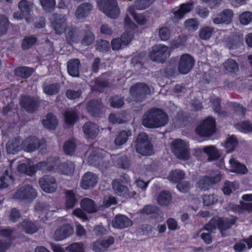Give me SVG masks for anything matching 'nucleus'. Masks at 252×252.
<instances>
[{"mask_svg": "<svg viewBox=\"0 0 252 252\" xmlns=\"http://www.w3.org/2000/svg\"><path fill=\"white\" fill-rule=\"evenodd\" d=\"M18 171L29 176L33 175L37 171L58 172L65 175H71L75 170L74 163L67 161L59 166L60 160L58 158H50L46 161L39 162L37 164L31 165V159L23 158L18 161Z\"/></svg>", "mask_w": 252, "mask_h": 252, "instance_id": "1", "label": "nucleus"}, {"mask_svg": "<svg viewBox=\"0 0 252 252\" xmlns=\"http://www.w3.org/2000/svg\"><path fill=\"white\" fill-rule=\"evenodd\" d=\"M52 27L56 33L60 34L65 32L66 37L69 44L77 43L79 41V35L75 28L66 29V18L65 15L55 14L50 18Z\"/></svg>", "mask_w": 252, "mask_h": 252, "instance_id": "2", "label": "nucleus"}, {"mask_svg": "<svg viewBox=\"0 0 252 252\" xmlns=\"http://www.w3.org/2000/svg\"><path fill=\"white\" fill-rule=\"evenodd\" d=\"M41 144V141L35 136H30L22 142L20 137L10 140L6 144V151L8 155H14L22 150L27 152H32L38 148Z\"/></svg>", "mask_w": 252, "mask_h": 252, "instance_id": "3", "label": "nucleus"}, {"mask_svg": "<svg viewBox=\"0 0 252 252\" xmlns=\"http://www.w3.org/2000/svg\"><path fill=\"white\" fill-rule=\"evenodd\" d=\"M168 121L166 113L159 109L153 108L143 115L142 124L148 128H158L164 126Z\"/></svg>", "mask_w": 252, "mask_h": 252, "instance_id": "4", "label": "nucleus"}, {"mask_svg": "<svg viewBox=\"0 0 252 252\" xmlns=\"http://www.w3.org/2000/svg\"><path fill=\"white\" fill-rule=\"evenodd\" d=\"M237 218L231 216L229 218H220L215 217L211 219L210 222L204 226V229L212 231L218 227L223 236L227 235L226 230L229 229L236 221Z\"/></svg>", "mask_w": 252, "mask_h": 252, "instance_id": "5", "label": "nucleus"}, {"mask_svg": "<svg viewBox=\"0 0 252 252\" xmlns=\"http://www.w3.org/2000/svg\"><path fill=\"white\" fill-rule=\"evenodd\" d=\"M136 151L143 156H150L153 154V147L148 135L142 132L137 136Z\"/></svg>", "mask_w": 252, "mask_h": 252, "instance_id": "6", "label": "nucleus"}, {"mask_svg": "<svg viewBox=\"0 0 252 252\" xmlns=\"http://www.w3.org/2000/svg\"><path fill=\"white\" fill-rule=\"evenodd\" d=\"M97 5L101 11L111 18H116L120 14L115 0H97Z\"/></svg>", "mask_w": 252, "mask_h": 252, "instance_id": "7", "label": "nucleus"}, {"mask_svg": "<svg viewBox=\"0 0 252 252\" xmlns=\"http://www.w3.org/2000/svg\"><path fill=\"white\" fill-rule=\"evenodd\" d=\"M196 132L200 136L209 137L216 131V121L212 117H208L196 128Z\"/></svg>", "mask_w": 252, "mask_h": 252, "instance_id": "8", "label": "nucleus"}, {"mask_svg": "<svg viewBox=\"0 0 252 252\" xmlns=\"http://www.w3.org/2000/svg\"><path fill=\"white\" fill-rule=\"evenodd\" d=\"M189 145L186 141L176 139L173 141L172 144V151L179 159L187 160L189 157Z\"/></svg>", "mask_w": 252, "mask_h": 252, "instance_id": "9", "label": "nucleus"}, {"mask_svg": "<svg viewBox=\"0 0 252 252\" xmlns=\"http://www.w3.org/2000/svg\"><path fill=\"white\" fill-rule=\"evenodd\" d=\"M170 55V51L169 48L163 44H159L152 47L150 57L154 62L163 63Z\"/></svg>", "mask_w": 252, "mask_h": 252, "instance_id": "10", "label": "nucleus"}, {"mask_svg": "<svg viewBox=\"0 0 252 252\" xmlns=\"http://www.w3.org/2000/svg\"><path fill=\"white\" fill-rule=\"evenodd\" d=\"M37 195L34 189L30 185H24L20 187L13 195V198L30 201Z\"/></svg>", "mask_w": 252, "mask_h": 252, "instance_id": "11", "label": "nucleus"}, {"mask_svg": "<svg viewBox=\"0 0 252 252\" xmlns=\"http://www.w3.org/2000/svg\"><path fill=\"white\" fill-rule=\"evenodd\" d=\"M193 58L188 54H184L180 56L178 64V70L182 74H188L194 65Z\"/></svg>", "mask_w": 252, "mask_h": 252, "instance_id": "12", "label": "nucleus"}, {"mask_svg": "<svg viewBox=\"0 0 252 252\" xmlns=\"http://www.w3.org/2000/svg\"><path fill=\"white\" fill-rule=\"evenodd\" d=\"M221 175L219 171H215L211 177L204 176L199 178L197 183V187L202 189H208L213 184L219 182L221 179Z\"/></svg>", "mask_w": 252, "mask_h": 252, "instance_id": "13", "label": "nucleus"}, {"mask_svg": "<svg viewBox=\"0 0 252 252\" xmlns=\"http://www.w3.org/2000/svg\"><path fill=\"white\" fill-rule=\"evenodd\" d=\"M129 91L133 97L138 101H142L145 95L150 92L148 86L143 83L135 84L131 87Z\"/></svg>", "mask_w": 252, "mask_h": 252, "instance_id": "14", "label": "nucleus"}, {"mask_svg": "<svg viewBox=\"0 0 252 252\" xmlns=\"http://www.w3.org/2000/svg\"><path fill=\"white\" fill-rule=\"evenodd\" d=\"M38 183L41 189L47 193L54 192L57 188L56 179L50 176H43L39 180Z\"/></svg>", "mask_w": 252, "mask_h": 252, "instance_id": "15", "label": "nucleus"}, {"mask_svg": "<svg viewBox=\"0 0 252 252\" xmlns=\"http://www.w3.org/2000/svg\"><path fill=\"white\" fill-rule=\"evenodd\" d=\"M86 155L88 162L95 166L98 164L99 159L106 155V153L102 149L92 147L89 148Z\"/></svg>", "mask_w": 252, "mask_h": 252, "instance_id": "16", "label": "nucleus"}, {"mask_svg": "<svg viewBox=\"0 0 252 252\" xmlns=\"http://www.w3.org/2000/svg\"><path fill=\"white\" fill-rule=\"evenodd\" d=\"M32 4L26 0H21L18 5L20 12H16L13 14V18L17 20L25 18L27 23L30 22L28 16L30 15Z\"/></svg>", "mask_w": 252, "mask_h": 252, "instance_id": "17", "label": "nucleus"}, {"mask_svg": "<svg viewBox=\"0 0 252 252\" xmlns=\"http://www.w3.org/2000/svg\"><path fill=\"white\" fill-rule=\"evenodd\" d=\"M15 234V231L9 229L0 230V235L5 238V240L0 242V252L6 250L10 246V241Z\"/></svg>", "mask_w": 252, "mask_h": 252, "instance_id": "18", "label": "nucleus"}, {"mask_svg": "<svg viewBox=\"0 0 252 252\" xmlns=\"http://www.w3.org/2000/svg\"><path fill=\"white\" fill-rule=\"evenodd\" d=\"M97 182V177L92 172L86 173L82 178L81 187L87 189L95 186Z\"/></svg>", "mask_w": 252, "mask_h": 252, "instance_id": "19", "label": "nucleus"}, {"mask_svg": "<svg viewBox=\"0 0 252 252\" xmlns=\"http://www.w3.org/2000/svg\"><path fill=\"white\" fill-rule=\"evenodd\" d=\"M114 243L113 237H109L107 239L99 240L93 243V250L96 252H103Z\"/></svg>", "mask_w": 252, "mask_h": 252, "instance_id": "20", "label": "nucleus"}, {"mask_svg": "<svg viewBox=\"0 0 252 252\" xmlns=\"http://www.w3.org/2000/svg\"><path fill=\"white\" fill-rule=\"evenodd\" d=\"M73 232V228L69 224H66L56 230L54 237L56 241H61L70 236Z\"/></svg>", "mask_w": 252, "mask_h": 252, "instance_id": "21", "label": "nucleus"}, {"mask_svg": "<svg viewBox=\"0 0 252 252\" xmlns=\"http://www.w3.org/2000/svg\"><path fill=\"white\" fill-rule=\"evenodd\" d=\"M87 110L92 116L97 117L101 112L103 108L101 102L97 100H92L87 104Z\"/></svg>", "mask_w": 252, "mask_h": 252, "instance_id": "22", "label": "nucleus"}, {"mask_svg": "<svg viewBox=\"0 0 252 252\" xmlns=\"http://www.w3.org/2000/svg\"><path fill=\"white\" fill-rule=\"evenodd\" d=\"M107 73L103 74L99 78L95 79L90 83V87L92 91L101 92L102 89L108 85L106 78Z\"/></svg>", "mask_w": 252, "mask_h": 252, "instance_id": "23", "label": "nucleus"}, {"mask_svg": "<svg viewBox=\"0 0 252 252\" xmlns=\"http://www.w3.org/2000/svg\"><path fill=\"white\" fill-rule=\"evenodd\" d=\"M233 12L229 9H225L221 13L218 14L213 18V22L215 24L222 23L229 24L232 18Z\"/></svg>", "mask_w": 252, "mask_h": 252, "instance_id": "24", "label": "nucleus"}, {"mask_svg": "<svg viewBox=\"0 0 252 252\" xmlns=\"http://www.w3.org/2000/svg\"><path fill=\"white\" fill-rule=\"evenodd\" d=\"M20 104L27 111L32 112L37 107V100L35 98L24 96L20 101Z\"/></svg>", "mask_w": 252, "mask_h": 252, "instance_id": "25", "label": "nucleus"}, {"mask_svg": "<svg viewBox=\"0 0 252 252\" xmlns=\"http://www.w3.org/2000/svg\"><path fill=\"white\" fill-rule=\"evenodd\" d=\"M230 172L238 174H245L247 173L248 169L244 164L238 161L233 158L229 160Z\"/></svg>", "mask_w": 252, "mask_h": 252, "instance_id": "26", "label": "nucleus"}, {"mask_svg": "<svg viewBox=\"0 0 252 252\" xmlns=\"http://www.w3.org/2000/svg\"><path fill=\"white\" fill-rule=\"evenodd\" d=\"M83 130L86 136L91 139L96 137L99 131L98 126L93 123H86L83 127Z\"/></svg>", "mask_w": 252, "mask_h": 252, "instance_id": "27", "label": "nucleus"}, {"mask_svg": "<svg viewBox=\"0 0 252 252\" xmlns=\"http://www.w3.org/2000/svg\"><path fill=\"white\" fill-rule=\"evenodd\" d=\"M52 208L51 206L39 203L35 205L34 209L36 214L39 215V218H43L44 216L48 218L47 215H49L51 212L55 211Z\"/></svg>", "mask_w": 252, "mask_h": 252, "instance_id": "28", "label": "nucleus"}, {"mask_svg": "<svg viewBox=\"0 0 252 252\" xmlns=\"http://www.w3.org/2000/svg\"><path fill=\"white\" fill-rule=\"evenodd\" d=\"M80 61L78 59H72L68 62L67 71L72 77H78L79 74Z\"/></svg>", "mask_w": 252, "mask_h": 252, "instance_id": "29", "label": "nucleus"}, {"mask_svg": "<svg viewBox=\"0 0 252 252\" xmlns=\"http://www.w3.org/2000/svg\"><path fill=\"white\" fill-rule=\"evenodd\" d=\"M92 9V6L88 3L81 4L77 9L75 16L78 19H82L88 15Z\"/></svg>", "mask_w": 252, "mask_h": 252, "instance_id": "30", "label": "nucleus"}, {"mask_svg": "<svg viewBox=\"0 0 252 252\" xmlns=\"http://www.w3.org/2000/svg\"><path fill=\"white\" fill-rule=\"evenodd\" d=\"M126 179L124 178L123 179H117L113 181L112 185L113 189L117 194L121 196L125 193L126 190Z\"/></svg>", "mask_w": 252, "mask_h": 252, "instance_id": "31", "label": "nucleus"}, {"mask_svg": "<svg viewBox=\"0 0 252 252\" xmlns=\"http://www.w3.org/2000/svg\"><path fill=\"white\" fill-rule=\"evenodd\" d=\"M19 228L26 233L32 234L37 231L38 226L32 221L25 220L20 224Z\"/></svg>", "mask_w": 252, "mask_h": 252, "instance_id": "32", "label": "nucleus"}, {"mask_svg": "<svg viewBox=\"0 0 252 252\" xmlns=\"http://www.w3.org/2000/svg\"><path fill=\"white\" fill-rule=\"evenodd\" d=\"M43 126L50 129H54L58 124L56 117L52 114H47L45 118L42 120Z\"/></svg>", "mask_w": 252, "mask_h": 252, "instance_id": "33", "label": "nucleus"}, {"mask_svg": "<svg viewBox=\"0 0 252 252\" xmlns=\"http://www.w3.org/2000/svg\"><path fill=\"white\" fill-rule=\"evenodd\" d=\"M80 205L84 210L88 213H92L97 211V208L94 201L88 198L82 199L81 201Z\"/></svg>", "mask_w": 252, "mask_h": 252, "instance_id": "34", "label": "nucleus"}, {"mask_svg": "<svg viewBox=\"0 0 252 252\" xmlns=\"http://www.w3.org/2000/svg\"><path fill=\"white\" fill-rule=\"evenodd\" d=\"M233 212L239 214H243L245 211L252 212V203L241 202L240 205H232L230 207Z\"/></svg>", "mask_w": 252, "mask_h": 252, "instance_id": "35", "label": "nucleus"}, {"mask_svg": "<svg viewBox=\"0 0 252 252\" xmlns=\"http://www.w3.org/2000/svg\"><path fill=\"white\" fill-rule=\"evenodd\" d=\"M193 7L192 1L184 3L180 5V8L174 12V15L176 18H181L185 14L189 12Z\"/></svg>", "mask_w": 252, "mask_h": 252, "instance_id": "36", "label": "nucleus"}, {"mask_svg": "<svg viewBox=\"0 0 252 252\" xmlns=\"http://www.w3.org/2000/svg\"><path fill=\"white\" fill-rule=\"evenodd\" d=\"M4 175L0 178V188H7L14 182L12 176L9 174L8 168L4 169Z\"/></svg>", "mask_w": 252, "mask_h": 252, "instance_id": "37", "label": "nucleus"}, {"mask_svg": "<svg viewBox=\"0 0 252 252\" xmlns=\"http://www.w3.org/2000/svg\"><path fill=\"white\" fill-rule=\"evenodd\" d=\"M203 151L208 155L209 161L217 159L220 156L219 151L214 146L204 147Z\"/></svg>", "mask_w": 252, "mask_h": 252, "instance_id": "38", "label": "nucleus"}, {"mask_svg": "<svg viewBox=\"0 0 252 252\" xmlns=\"http://www.w3.org/2000/svg\"><path fill=\"white\" fill-rule=\"evenodd\" d=\"M172 200L171 193L167 191L161 192L158 196L157 201L158 203L161 206L168 205Z\"/></svg>", "mask_w": 252, "mask_h": 252, "instance_id": "39", "label": "nucleus"}, {"mask_svg": "<svg viewBox=\"0 0 252 252\" xmlns=\"http://www.w3.org/2000/svg\"><path fill=\"white\" fill-rule=\"evenodd\" d=\"M65 194L66 207L68 209L73 208L77 202L74 192L72 190H66Z\"/></svg>", "mask_w": 252, "mask_h": 252, "instance_id": "40", "label": "nucleus"}, {"mask_svg": "<svg viewBox=\"0 0 252 252\" xmlns=\"http://www.w3.org/2000/svg\"><path fill=\"white\" fill-rule=\"evenodd\" d=\"M126 116L125 111L117 114L112 113L109 115V120L112 124H121L125 121Z\"/></svg>", "mask_w": 252, "mask_h": 252, "instance_id": "41", "label": "nucleus"}, {"mask_svg": "<svg viewBox=\"0 0 252 252\" xmlns=\"http://www.w3.org/2000/svg\"><path fill=\"white\" fill-rule=\"evenodd\" d=\"M238 187V183L236 181H226L222 190L224 194L229 195L233 191L236 190Z\"/></svg>", "mask_w": 252, "mask_h": 252, "instance_id": "42", "label": "nucleus"}, {"mask_svg": "<svg viewBox=\"0 0 252 252\" xmlns=\"http://www.w3.org/2000/svg\"><path fill=\"white\" fill-rule=\"evenodd\" d=\"M76 144L75 139L71 138L66 141L63 146L64 152L68 155H72L75 151Z\"/></svg>", "mask_w": 252, "mask_h": 252, "instance_id": "43", "label": "nucleus"}, {"mask_svg": "<svg viewBox=\"0 0 252 252\" xmlns=\"http://www.w3.org/2000/svg\"><path fill=\"white\" fill-rule=\"evenodd\" d=\"M33 69L28 67H20L15 69V74L18 76L22 78H27L29 77L33 72Z\"/></svg>", "mask_w": 252, "mask_h": 252, "instance_id": "44", "label": "nucleus"}, {"mask_svg": "<svg viewBox=\"0 0 252 252\" xmlns=\"http://www.w3.org/2000/svg\"><path fill=\"white\" fill-rule=\"evenodd\" d=\"M212 107L214 111L220 117H224L226 116V112L221 111L220 106V100L219 98L216 97L211 100Z\"/></svg>", "mask_w": 252, "mask_h": 252, "instance_id": "45", "label": "nucleus"}, {"mask_svg": "<svg viewBox=\"0 0 252 252\" xmlns=\"http://www.w3.org/2000/svg\"><path fill=\"white\" fill-rule=\"evenodd\" d=\"M64 116L66 124L71 125L74 124L78 120L76 113L72 110H67L64 114Z\"/></svg>", "mask_w": 252, "mask_h": 252, "instance_id": "46", "label": "nucleus"}, {"mask_svg": "<svg viewBox=\"0 0 252 252\" xmlns=\"http://www.w3.org/2000/svg\"><path fill=\"white\" fill-rule=\"evenodd\" d=\"M126 217L125 216L117 215L112 220V225L114 228L122 229L125 227Z\"/></svg>", "mask_w": 252, "mask_h": 252, "instance_id": "47", "label": "nucleus"}, {"mask_svg": "<svg viewBox=\"0 0 252 252\" xmlns=\"http://www.w3.org/2000/svg\"><path fill=\"white\" fill-rule=\"evenodd\" d=\"M185 173L183 171L176 169L170 173L168 177V179L171 182H176L183 179Z\"/></svg>", "mask_w": 252, "mask_h": 252, "instance_id": "48", "label": "nucleus"}, {"mask_svg": "<svg viewBox=\"0 0 252 252\" xmlns=\"http://www.w3.org/2000/svg\"><path fill=\"white\" fill-rule=\"evenodd\" d=\"M238 141L236 137L234 135L229 137L226 143H225V147L227 149V153L232 152L236 147Z\"/></svg>", "mask_w": 252, "mask_h": 252, "instance_id": "49", "label": "nucleus"}, {"mask_svg": "<svg viewBox=\"0 0 252 252\" xmlns=\"http://www.w3.org/2000/svg\"><path fill=\"white\" fill-rule=\"evenodd\" d=\"M235 127L241 132L248 133L252 130V124L249 122H243L240 124H235Z\"/></svg>", "mask_w": 252, "mask_h": 252, "instance_id": "50", "label": "nucleus"}, {"mask_svg": "<svg viewBox=\"0 0 252 252\" xmlns=\"http://www.w3.org/2000/svg\"><path fill=\"white\" fill-rule=\"evenodd\" d=\"M142 213L146 215L153 214L154 217L157 218V215H160V213L157 207L152 205H147L143 209Z\"/></svg>", "mask_w": 252, "mask_h": 252, "instance_id": "51", "label": "nucleus"}, {"mask_svg": "<svg viewBox=\"0 0 252 252\" xmlns=\"http://www.w3.org/2000/svg\"><path fill=\"white\" fill-rule=\"evenodd\" d=\"M69 252H85V247L82 243H74L67 247Z\"/></svg>", "mask_w": 252, "mask_h": 252, "instance_id": "52", "label": "nucleus"}, {"mask_svg": "<svg viewBox=\"0 0 252 252\" xmlns=\"http://www.w3.org/2000/svg\"><path fill=\"white\" fill-rule=\"evenodd\" d=\"M155 0H136L134 6L137 10H143L148 7Z\"/></svg>", "mask_w": 252, "mask_h": 252, "instance_id": "53", "label": "nucleus"}, {"mask_svg": "<svg viewBox=\"0 0 252 252\" xmlns=\"http://www.w3.org/2000/svg\"><path fill=\"white\" fill-rule=\"evenodd\" d=\"M224 67L227 71L230 72H235L238 70L237 63L232 59H229L225 62Z\"/></svg>", "mask_w": 252, "mask_h": 252, "instance_id": "54", "label": "nucleus"}, {"mask_svg": "<svg viewBox=\"0 0 252 252\" xmlns=\"http://www.w3.org/2000/svg\"><path fill=\"white\" fill-rule=\"evenodd\" d=\"M240 23L244 25H248L252 20V13L250 11H245L239 15Z\"/></svg>", "mask_w": 252, "mask_h": 252, "instance_id": "55", "label": "nucleus"}, {"mask_svg": "<svg viewBox=\"0 0 252 252\" xmlns=\"http://www.w3.org/2000/svg\"><path fill=\"white\" fill-rule=\"evenodd\" d=\"M126 42L125 35L124 34L121 38H117L112 40L111 46L113 50H118L121 49L123 44Z\"/></svg>", "mask_w": 252, "mask_h": 252, "instance_id": "56", "label": "nucleus"}, {"mask_svg": "<svg viewBox=\"0 0 252 252\" xmlns=\"http://www.w3.org/2000/svg\"><path fill=\"white\" fill-rule=\"evenodd\" d=\"M36 41V38L33 36H26L22 42L23 49H29L35 43Z\"/></svg>", "mask_w": 252, "mask_h": 252, "instance_id": "57", "label": "nucleus"}, {"mask_svg": "<svg viewBox=\"0 0 252 252\" xmlns=\"http://www.w3.org/2000/svg\"><path fill=\"white\" fill-rule=\"evenodd\" d=\"M213 31V29L210 27H205L202 28L200 31V37L204 40L209 39Z\"/></svg>", "mask_w": 252, "mask_h": 252, "instance_id": "58", "label": "nucleus"}, {"mask_svg": "<svg viewBox=\"0 0 252 252\" xmlns=\"http://www.w3.org/2000/svg\"><path fill=\"white\" fill-rule=\"evenodd\" d=\"M110 103L112 107L119 108L124 104V100L121 97L115 96L110 98Z\"/></svg>", "mask_w": 252, "mask_h": 252, "instance_id": "59", "label": "nucleus"}, {"mask_svg": "<svg viewBox=\"0 0 252 252\" xmlns=\"http://www.w3.org/2000/svg\"><path fill=\"white\" fill-rule=\"evenodd\" d=\"M170 31L167 27H162L159 30V36L162 41H167L170 37Z\"/></svg>", "mask_w": 252, "mask_h": 252, "instance_id": "60", "label": "nucleus"}, {"mask_svg": "<svg viewBox=\"0 0 252 252\" xmlns=\"http://www.w3.org/2000/svg\"><path fill=\"white\" fill-rule=\"evenodd\" d=\"M40 2L43 9L48 11L53 10L56 5L55 0H40Z\"/></svg>", "mask_w": 252, "mask_h": 252, "instance_id": "61", "label": "nucleus"}, {"mask_svg": "<svg viewBox=\"0 0 252 252\" xmlns=\"http://www.w3.org/2000/svg\"><path fill=\"white\" fill-rule=\"evenodd\" d=\"M43 90L45 94L52 95L59 91V87L58 84H51L49 86H44Z\"/></svg>", "mask_w": 252, "mask_h": 252, "instance_id": "62", "label": "nucleus"}, {"mask_svg": "<svg viewBox=\"0 0 252 252\" xmlns=\"http://www.w3.org/2000/svg\"><path fill=\"white\" fill-rule=\"evenodd\" d=\"M8 25V20L7 18L3 15H0V35L6 32Z\"/></svg>", "mask_w": 252, "mask_h": 252, "instance_id": "63", "label": "nucleus"}, {"mask_svg": "<svg viewBox=\"0 0 252 252\" xmlns=\"http://www.w3.org/2000/svg\"><path fill=\"white\" fill-rule=\"evenodd\" d=\"M203 201L204 205L209 206L216 203L218 201V199L214 195H204Z\"/></svg>", "mask_w": 252, "mask_h": 252, "instance_id": "64", "label": "nucleus"}]
</instances>
